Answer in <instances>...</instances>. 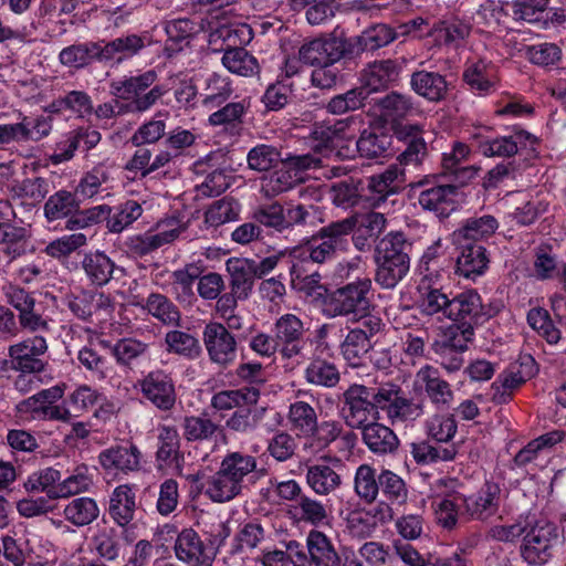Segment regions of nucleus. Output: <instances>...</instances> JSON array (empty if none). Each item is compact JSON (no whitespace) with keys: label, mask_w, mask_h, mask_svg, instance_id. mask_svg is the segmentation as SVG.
Instances as JSON below:
<instances>
[{"label":"nucleus","mask_w":566,"mask_h":566,"mask_svg":"<svg viewBox=\"0 0 566 566\" xmlns=\"http://www.w3.org/2000/svg\"><path fill=\"white\" fill-rule=\"evenodd\" d=\"M256 468L252 455L233 452L227 455L207 482L206 494L218 503L227 502L240 494L244 478Z\"/></svg>","instance_id":"nucleus-1"},{"label":"nucleus","mask_w":566,"mask_h":566,"mask_svg":"<svg viewBox=\"0 0 566 566\" xmlns=\"http://www.w3.org/2000/svg\"><path fill=\"white\" fill-rule=\"evenodd\" d=\"M560 535L556 524L541 517L526 520V532L521 545V556L530 565H544L559 544Z\"/></svg>","instance_id":"nucleus-2"},{"label":"nucleus","mask_w":566,"mask_h":566,"mask_svg":"<svg viewBox=\"0 0 566 566\" xmlns=\"http://www.w3.org/2000/svg\"><path fill=\"white\" fill-rule=\"evenodd\" d=\"M371 281L359 279L337 289L325 301L324 313L329 317H361L370 310Z\"/></svg>","instance_id":"nucleus-3"},{"label":"nucleus","mask_w":566,"mask_h":566,"mask_svg":"<svg viewBox=\"0 0 566 566\" xmlns=\"http://www.w3.org/2000/svg\"><path fill=\"white\" fill-rule=\"evenodd\" d=\"M156 78V72L150 70L136 76L113 81L111 90L116 97L132 101V106L135 111L145 112L167 92V88L164 86L156 85L147 93H144L155 83Z\"/></svg>","instance_id":"nucleus-4"},{"label":"nucleus","mask_w":566,"mask_h":566,"mask_svg":"<svg viewBox=\"0 0 566 566\" xmlns=\"http://www.w3.org/2000/svg\"><path fill=\"white\" fill-rule=\"evenodd\" d=\"M353 231V222L337 221L323 229L306 241L304 245L294 250V256L308 255L315 263L328 261L336 250L346 244V237Z\"/></svg>","instance_id":"nucleus-5"},{"label":"nucleus","mask_w":566,"mask_h":566,"mask_svg":"<svg viewBox=\"0 0 566 566\" xmlns=\"http://www.w3.org/2000/svg\"><path fill=\"white\" fill-rule=\"evenodd\" d=\"M64 395L62 386L43 389L19 403V411L28 413L33 420H54L71 422L72 413L65 406L57 403Z\"/></svg>","instance_id":"nucleus-6"},{"label":"nucleus","mask_w":566,"mask_h":566,"mask_svg":"<svg viewBox=\"0 0 566 566\" xmlns=\"http://www.w3.org/2000/svg\"><path fill=\"white\" fill-rule=\"evenodd\" d=\"M371 398L375 409L384 411L392 424L416 419L421 415L420 407L405 398L400 387L396 384H381L371 394Z\"/></svg>","instance_id":"nucleus-7"},{"label":"nucleus","mask_w":566,"mask_h":566,"mask_svg":"<svg viewBox=\"0 0 566 566\" xmlns=\"http://www.w3.org/2000/svg\"><path fill=\"white\" fill-rule=\"evenodd\" d=\"M46 352V339L36 335L11 345L8 355L14 370L23 374H35L44 370V363L40 357Z\"/></svg>","instance_id":"nucleus-8"},{"label":"nucleus","mask_w":566,"mask_h":566,"mask_svg":"<svg viewBox=\"0 0 566 566\" xmlns=\"http://www.w3.org/2000/svg\"><path fill=\"white\" fill-rule=\"evenodd\" d=\"M52 130L51 119L46 116L35 118L24 116L21 122L0 125V148L10 144L38 142Z\"/></svg>","instance_id":"nucleus-9"},{"label":"nucleus","mask_w":566,"mask_h":566,"mask_svg":"<svg viewBox=\"0 0 566 566\" xmlns=\"http://www.w3.org/2000/svg\"><path fill=\"white\" fill-rule=\"evenodd\" d=\"M473 339V328L450 327L443 342H436L433 349L440 355L441 366L448 373L458 371L463 365L462 353Z\"/></svg>","instance_id":"nucleus-10"},{"label":"nucleus","mask_w":566,"mask_h":566,"mask_svg":"<svg viewBox=\"0 0 566 566\" xmlns=\"http://www.w3.org/2000/svg\"><path fill=\"white\" fill-rule=\"evenodd\" d=\"M203 342L213 363L228 365L235 359V338L222 324L209 323L203 331Z\"/></svg>","instance_id":"nucleus-11"},{"label":"nucleus","mask_w":566,"mask_h":566,"mask_svg":"<svg viewBox=\"0 0 566 566\" xmlns=\"http://www.w3.org/2000/svg\"><path fill=\"white\" fill-rule=\"evenodd\" d=\"M343 53L344 44L336 38L315 39L300 48L303 63L312 66H329L337 62Z\"/></svg>","instance_id":"nucleus-12"},{"label":"nucleus","mask_w":566,"mask_h":566,"mask_svg":"<svg viewBox=\"0 0 566 566\" xmlns=\"http://www.w3.org/2000/svg\"><path fill=\"white\" fill-rule=\"evenodd\" d=\"M368 388L363 385H353L345 392V420L352 428H361L367 423L374 412V401Z\"/></svg>","instance_id":"nucleus-13"},{"label":"nucleus","mask_w":566,"mask_h":566,"mask_svg":"<svg viewBox=\"0 0 566 566\" xmlns=\"http://www.w3.org/2000/svg\"><path fill=\"white\" fill-rule=\"evenodd\" d=\"M140 457L139 450L133 444L116 446L101 452L99 463L106 474L116 476L119 473L138 470Z\"/></svg>","instance_id":"nucleus-14"},{"label":"nucleus","mask_w":566,"mask_h":566,"mask_svg":"<svg viewBox=\"0 0 566 566\" xmlns=\"http://www.w3.org/2000/svg\"><path fill=\"white\" fill-rule=\"evenodd\" d=\"M255 221L276 231H283L295 223L305 220L306 211L303 206H293L287 209L279 203L260 207L253 214Z\"/></svg>","instance_id":"nucleus-15"},{"label":"nucleus","mask_w":566,"mask_h":566,"mask_svg":"<svg viewBox=\"0 0 566 566\" xmlns=\"http://www.w3.org/2000/svg\"><path fill=\"white\" fill-rule=\"evenodd\" d=\"M338 463L339 460L328 458L307 465L305 479L314 493L327 495L340 485V475L335 470Z\"/></svg>","instance_id":"nucleus-16"},{"label":"nucleus","mask_w":566,"mask_h":566,"mask_svg":"<svg viewBox=\"0 0 566 566\" xmlns=\"http://www.w3.org/2000/svg\"><path fill=\"white\" fill-rule=\"evenodd\" d=\"M274 333L284 357L291 358L301 353L304 326L296 315L284 314L277 318L274 324Z\"/></svg>","instance_id":"nucleus-17"},{"label":"nucleus","mask_w":566,"mask_h":566,"mask_svg":"<svg viewBox=\"0 0 566 566\" xmlns=\"http://www.w3.org/2000/svg\"><path fill=\"white\" fill-rule=\"evenodd\" d=\"M463 77L470 90L481 96L489 95L497 88L499 76L496 66L486 60L481 59L469 62Z\"/></svg>","instance_id":"nucleus-18"},{"label":"nucleus","mask_w":566,"mask_h":566,"mask_svg":"<svg viewBox=\"0 0 566 566\" xmlns=\"http://www.w3.org/2000/svg\"><path fill=\"white\" fill-rule=\"evenodd\" d=\"M144 396L160 409H170L176 400L175 387L170 377L164 371L149 373L140 382Z\"/></svg>","instance_id":"nucleus-19"},{"label":"nucleus","mask_w":566,"mask_h":566,"mask_svg":"<svg viewBox=\"0 0 566 566\" xmlns=\"http://www.w3.org/2000/svg\"><path fill=\"white\" fill-rule=\"evenodd\" d=\"M415 388L423 389L430 400L437 406L448 407L453 399L450 385L440 377L438 369L429 365L421 367L417 371Z\"/></svg>","instance_id":"nucleus-20"},{"label":"nucleus","mask_w":566,"mask_h":566,"mask_svg":"<svg viewBox=\"0 0 566 566\" xmlns=\"http://www.w3.org/2000/svg\"><path fill=\"white\" fill-rule=\"evenodd\" d=\"M175 554L179 560L192 566H212V557L206 552L199 535L191 528L178 534Z\"/></svg>","instance_id":"nucleus-21"},{"label":"nucleus","mask_w":566,"mask_h":566,"mask_svg":"<svg viewBox=\"0 0 566 566\" xmlns=\"http://www.w3.org/2000/svg\"><path fill=\"white\" fill-rule=\"evenodd\" d=\"M29 233L24 227L0 223V266L10 264L25 253Z\"/></svg>","instance_id":"nucleus-22"},{"label":"nucleus","mask_w":566,"mask_h":566,"mask_svg":"<svg viewBox=\"0 0 566 566\" xmlns=\"http://www.w3.org/2000/svg\"><path fill=\"white\" fill-rule=\"evenodd\" d=\"M537 144L536 136L525 132L517 130L509 137H499L485 139L480 143V151L485 157L513 156L518 147H530L534 149Z\"/></svg>","instance_id":"nucleus-23"},{"label":"nucleus","mask_w":566,"mask_h":566,"mask_svg":"<svg viewBox=\"0 0 566 566\" xmlns=\"http://www.w3.org/2000/svg\"><path fill=\"white\" fill-rule=\"evenodd\" d=\"M146 38L138 34H126L109 42H99V61L120 63L145 48Z\"/></svg>","instance_id":"nucleus-24"},{"label":"nucleus","mask_w":566,"mask_h":566,"mask_svg":"<svg viewBox=\"0 0 566 566\" xmlns=\"http://www.w3.org/2000/svg\"><path fill=\"white\" fill-rule=\"evenodd\" d=\"M226 265L234 296L239 300L248 298L256 276L255 262L245 258H230Z\"/></svg>","instance_id":"nucleus-25"},{"label":"nucleus","mask_w":566,"mask_h":566,"mask_svg":"<svg viewBox=\"0 0 566 566\" xmlns=\"http://www.w3.org/2000/svg\"><path fill=\"white\" fill-rule=\"evenodd\" d=\"M481 310L480 295L470 290L464 291L454 296L449 304V319L452 322H462V325H453L452 327L465 328L471 327V323L479 315Z\"/></svg>","instance_id":"nucleus-26"},{"label":"nucleus","mask_w":566,"mask_h":566,"mask_svg":"<svg viewBox=\"0 0 566 566\" xmlns=\"http://www.w3.org/2000/svg\"><path fill=\"white\" fill-rule=\"evenodd\" d=\"M457 188L454 186H434L419 193V205L430 211L437 212L441 217H446L454 209V197Z\"/></svg>","instance_id":"nucleus-27"},{"label":"nucleus","mask_w":566,"mask_h":566,"mask_svg":"<svg viewBox=\"0 0 566 566\" xmlns=\"http://www.w3.org/2000/svg\"><path fill=\"white\" fill-rule=\"evenodd\" d=\"M311 562L315 566H339L340 557L329 538L321 531L312 530L306 537Z\"/></svg>","instance_id":"nucleus-28"},{"label":"nucleus","mask_w":566,"mask_h":566,"mask_svg":"<svg viewBox=\"0 0 566 566\" xmlns=\"http://www.w3.org/2000/svg\"><path fill=\"white\" fill-rule=\"evenodd\" d=\"M461 253L457 259V272L467 277L481 275L488 268L489 259L482 245L462 241Z\"/></svg>","instance_id":"nucleus-29"},{"label":"nucleus","mask_w":566,"mask_h":566,"mask_svg":"<svg viewBox=\"0 0 566 566\" xmlns=\"http://www.w3.org/2000/svg\"><path fill=\"white\" fill-rule=\"evenodd\" d=\"M136 510L135 491L127 484L115 488L109 501V515L119 525H127Z\"/></svg>","instance_id":"nucleus-30"},{"label":"nucleus","mask_w":566,"mask_h":566,"mask_svg":"<svg viewBox=\"0 0 566 566\" xmlns=\"http://www.w3.org/2000/svg\"><path fill=\"white\" fill-rule=\"evenodd\" d=\"M398 67L394 61H376L364 70L361 82L369 91L376 92L387 88L398 78Z\"/></svg>","instance_id":"nucleus-31"},{"label":"nucleus","mask_w":566,"mask_h":566,"mask_svg":"<svg viewBox=\"0 0 566 566\" xmlns=\"http://www.w3.org/2000/svg\"><path fill=\"white\" fill-rule=\"evenodd\" d=\"M401 175L402 171L398 166H390L384 172L370 177L368 199L373 206H379L388 196L398 191V180Z\"/></svg>","instance_id":"nucleus-32"},{"label":"nucleus","mask_w":566,"mask_h":566,"mask_svg":"<svg viewBox=\"0 0 566 566\" xmlns=\"http://www.w3.org/2000/svg\"><path fill=\"white\" fill-rule=\"evenodd\" d=\"M63 517L76 527L92 524L99 515L96 501L88 496H80L67 502L63 507Z\"/></svg>","instance_id":"nucleus-33"},{"label":"nucleus","mask_w":566,"mask_h":566,"mask_svg":"<svg viewBox=\"0 0 566 566\" xmlns=\"http://www.w3.org/2000/svg\"><path fill=\"white\" fill-rule=\"evenodd\" d=\"M363 428V440L374 453L385 454L398 447V439L394 431L378 422L366 423Z\"/></svg>","instance_id":"nucleus-34"},{"label":"nucleus","mask_w":566,"mask_h":566,"mask_svg":"<svg viewBox=\"0 0 566 566\" xmlns=\"http://www.w3.org/2000/svg\"><path fill=\"white\" fill-rule=\"evenodd\" d=\"M94 60L99 61V42H83L61 50L59 61L69 69H83Z\"/></svg>","instance_id":"nucleus-35"},{"label":"nucleus","mask_w":566,"mask_h":566,"mask_svg":"<svg viewBox=\"0 0 566 566\" xmlns=\"http://www.w3.org/2000/svg\"><path fill=\"white\" fill-rule=\"evenodd\" d=\"M82 268L93 284L102 286L112 279L115 263L106 253L94 251L84 255Z\"/></svg>","instance_id":"nucleus-36"},{"label":"nucleus","mask_w":566,"mask_h":566,"mask_svg":"<svg viewBox=\"0 0 566 566\" xmlns=\"http://www.w3.org/2000/svg\"><path fill=\"white\" fill-rule=\"evenodd\" d=\"M499 228L497 220L492 216L469 219L462 228L452 233L453 242L462 244V241H480L490 238Z\"/></svg>","instance_id":"nucleus-37"},{"label":"nucleus","mask_w":566,"mask_h":566,"mask_svg":"<svg viewBox=\"0 0 566 566\" xmlns=\"http://www.w3.org/2000/svg\"><path fill=\"white\" fill-rule=\"evenodd\" d=\"M410 85L418 95L432 102L443 98L447 92L444 77L436 72H415L411 75Z\"/></svg>","instance_id":"nucleus-38"},{"label":"nucleus","mask_w":566,"mask_h":566,"mask_svg":"<svg viewBox=\"0 0 566 566\" xmlns=\"http://www.w3.org/2000/svg\"><path fill=\"white\" fill-rule=\"evenodd\" d=\"M302 179V175L284 161L280 168L263 177L261 189L265 196L274 197L293 188Z\"/></svg>","instance_id":"nucleus-39"},{"label":"nucleus","mask_w":566,"mask_h":566,"mask_svg":"<svg viewBox=\"0 0 566 566\" xmlns=\"http://www.w3.org/2000/svg\"><path fill=\"white\" fill-rule=\"evenodd\" d=\"M259 397V390L252 387L222 390L213 395L211 405L218 410H230L233 408L253 406L258 402Z\"/></svg>","instance_id":"nucleus-40"},{"label":"nucleus","mask_w":566,"mask_h":566,"mask_svg":"<svg viewBox=\"0 0 566 566\" xmlns=\"http://www.w3.org/2000/svg\"><path fill=\"white\" fill-rule=\"evenodd\" d=\"M370 347L371 343L367 332L361 327H355L348 332L342 343V354L349 366L358 367L363 364Z\"/></svg>","instance_id":"nucleus-41"},{"label":"nucleus","mask_w":566,"mask_h":566,"mask_svg":"<svg viewBox=\"0 0 566 566\" xmlns=\"http://www.w3.org/2000/svg\"><path fill=\"white\" fill-rule=\"evenodd\" d=\"M397 134L408 140V147L398 157L401 165H418L426 153V143L420 136L417 125L405 124L399 127Z\"/></svg>","instance_id":"nucleus-42"},{"label":"nucleus","mask_w":566,"mask_h":566,"mask_svg":"<svg viewBox=\"0 0 566 566\" xmlns=\"http://www.w3.org/2000/svg\"><path fill=\"white\" fill-rule=\"evenodd\" d=\"M499 486L486 484L476 495L465 497L464 512L472 517L484 518L495 511Z\"/></svg>","instance_id":"nucleus-43"},{"label":"nucleus","mask_w":566,"mask_h":566,"mask_svg":"<svg viewBox=\"0 0 566 566\" xmlns=\"http://www.w3.org/2000/svg\"><path fill=\"white\" fill-rule=\"evenodd\" d=\"M470 31L471 27L468 23L453 20L439 22L429 33L440 44L459 48L464 43Z\"/></svg>","instance_id":"nucleus-44"},{"label":"nucleus","mask_w":566,"mask_h":566,"mask_svg":"<svg viewBox=\"0 0 566 566\" xmlns=\"http://www.w3.org/2000/svg\"><path fill=\"white\" fill-rule=\"evenodd\" d=\"M251 106V98L243 97L237 102H230L222 108L212 113L208 122L212 126H223L226 128H234L242 124L243 117Z\"/></svg>","instance_id":"nucleus-45"},{"label":"nucleus","mask_w":566,"mask_h":566,"mask_svg":"<svg viewBox=\"0 0 566 566\" xmlns=\"http://www.w3.org/2000/svg\"><path fill=\"white\" fill-rule=\"evenodd\" d=\"M376 282L384 289L395 287L409 270V259H376Z\"/></svg>","instance_id":"nucleus-46"},{"label":"nucleus","mask_w":566,"mask_h":566,"mask_svg":"<svg viewBox=\"0 0 566 566\" xmlns=\"http://www.w3.org/2000/svg\"><path fill=\"white\" fill-rule=\"evenodd\" d=\"M93 485L92 474L87 467H78L74 472L57 483L52 492V499H65L86 492Z\"/></svg>","instance_id":"nucleus-47"},{"label":"nucleus","mask_w":566,"mask_h":566,"mask_svg":"<svg viewBox=\"0 0 566 566\" xmlns=\"http://www.w3.org/2000/svg\"><path fill=\"white\" fill-rule=\"evenodd\" d=\"M232 92L229 77L211 74L205 81L202 105L208 108L218 107L231 97Z\"/></svg>","instance_id":"nucleus-48"},{"label":"nucleus","mask_w":566,"mask_h":566,"mask_svg":"<svg viewBox=\"0 0 566 566\" xmlns=\"http://www.w3.org/2000/svg\"><path fill=\"white\" fill-rule=\"evenodd\" d=\"M353 120H336L335 123H326L317 127L314 134L322 139V142L332 148L342 146L343 142H353L355 137V128H353Z\"/></svg>","instance_id":"nucleus-49"},{"label":"nucleus","mask_w":566,"mask_h":566,"mask_svg":"<svg viewBox=\"0 0 566 566\" xmlns=\"http://www.w3.org/2000/svg\"><path fill=\"white\" fill-rule=\"evenodd\" d=\"M464 504L465 496L460 493L436 499L433 506L438 522L444 527H452L458 516L464 513Z\"/></svg>","instance_id":"nucleus-50"},{"label":"nucleus","mask_w":566,"mask_h":566,"mask_svg":"<svg viewBox=\"0 0 566 566\" xmlns=\"http://www.w3.org/2000/svg\"><path fill=\"white\" fill-rule=\"evenodd\" d=\"M223 66L240 76H252L259 73L256 59L244 49H230L223 53Z\"/></svg>","instance_id":"nucleus-51"},{"label":"nucleus","mask_w":566,"mask_h":566,"mask_svg":"<svg viewBox=\"0 0 566 566\" xmlns=\"http://www.w3.org/2000/svg\"><path fill=\"white\" fill-rule=\"evenodd\" d=\"M78 203L69 191L60 190L52 195L44 205V216L49 221L66 218L76 212Z\"/></svg>","instance_id":"nucleus-52"},{"label":"nucleus","mask_w":566,"mask_h":566,"mask_svg":"<svg viewBox=\"0 0 566 566\" xmlns=\"http://www.w3.org/2000/svg\"><path fill=\"white\" fill-rule=\"evenodd\" d=\"M289 420L292 428L302 434H311L317 427L314 408L304 401H296L290 406Z\"/></svg>","instance_id":"nucleus-53"},{"label":"nucleus","mask_w":566,"mask_h":566,"mask_svg":"<svg viewBox=\"0 0 566 566\" xmlns=\"http://www.w3.org/2000/svg\"><path fill=\"white\" fill-rule=\"evenodd\" d=\"M240 207L237 201L223 198L213 202L205 213V222L209 227H219L238 219Z\"/></svg>","instance_id":"nucleus-54"},{"label":"nucleus","mask_w":566,"mask_h":566,"mask_svg":"<svg viewBox=\"0 0 566 566\" xmlns=\"http://www.w3.org/2000/svg\"><path fill=\"white\" fill-rule=\"evenodd\" d=\"M184 436L188 441L208 440L221 432L218 424L206 416L186 417L182 424Z\"/></svg>","instance_id":"nucleus-55"},{"label":"nucleus","mask_w":566,"mask_h":566,"mask_svg":"<svg viewBox=\"0 0 566 566\" xmlns=\"http://www.w3.org/2000/svg\"><path fill=\"white\" fill-rule=\"evenodd\" d=\"M294 517L298 522L318 526L327 521V511L319 501L304 495L300 497L298 503L294 506Z\"/></svg>","instance_id":"nucleus-56"},{"label":"nucleus","mask_w":566,"mask_h":566,"mask_svg":"<svg viewBox=\"0 0 566 566\" xmlns=\"http://www.w3.org/2000/svg\"><path fill=\"white\" fill-rule=\"evenodd\" d=\"M354 485L357 495L370 503L378 495L379 478L376 479V472L370 465L361 464L356 470Z\"/></svg>","instance_id":"nucleus-57"},{"label":"nucleus","mask_w":566,"mask_h":566,"mask_svg":"<svg viewBox=\"0 0 566 566\" xmlns=\"http://www.w3.org/2000/svg\"><path fill=\"white\" fill-rule=\"evenodd\" d=\"M143 213L142 206L135 200L119 205L107 220V228L113 233H119L135 222Z\"/></svg>","instance_id":"nucleus-58"},{"label":"nucleus","mask_w":566,"mask_h":566,"mask_svg":"<svg viewBox=\"0 0 566 566\" xmlns=\"http://www.w3.org/2000/svg\"><path fill=\"white\" fill-rule=\"evenodd\" d=\"M165 342L167 349L170 353H175L188 358L198 357L201 347L199 342L192 335L181 331H170L166 334Z\"/></svg>","instance_id":"nucleus-59"},{"label":"nucleus","mask_w":566,"mask_h":566,"mask_svg":"<svg viewBox=\"0 0 566 566\" xmlns=\"http://www.w3.org/2000/svg\"><path fill=\"white\" fill-rule=\"evenodd\" d=\"M87 244V235L83 232H74L51 241L44 252L54 259L67 258L77 249Z\"/></svg>","instance_id":"nucleus-60"},{"label":"nucleus","mask_w":566,"mask_h":566,"mask_svg":"<svg viewBox=\"0 0 566 566\" xmlns=\"http://www.w3.org/2000/svg\"><path fill=\"white\" fill-rule=\"evenodd\" d=\"M389 144L387 135L376 134L369 129L363 130L360 137L355 142L358 153L367 158L382 156L387 151Z\"/></svg>","instance_id":"nucleus-61"},{"label":"nucleus","mask_w":566,"mask_h":566,"mask_svg":"<svg viewBox=\"0 0 566 566\" xmlns=\"http://www.w3.org/2000/svg\"><path fill=\"white\" fill-rule=\"evenodd\" d=\"M527 323L549 344H556L560 339V331L553 324L546 310L541 307L530 310Z\"/></svg>","instance_id":"nucleus-62"},{"label":"nucleus","mask_w":566,"mask_h":566,"mask_svg":"<svg viewBox=\"0 0 566 566\" xmlns=\"http://www.w3.org/2000/svg\"><path fill=\"white\" fill-rule=\"evenodd\" d=\"M379 490L391 503L401 504L408 496L405 481L390 470H382L379 474Z\"/></svg>","instance_id":"nucleus-63"},{"label":"nucleus","mask_w":566,"mask_h":566,"mask_svg":"<svg viewBox=\"0 0 566 566\" xmlns=\"http://www.w3.org/2000/svg\"><path fill=\"white\" fill-rule=\"evenodd\" d=\"M306 380L311 384L333 387L339 380L336 367L325 360L312 361L305 370Z\"/></svg>","instance_id":"nucleus-64"}]
</instances>
